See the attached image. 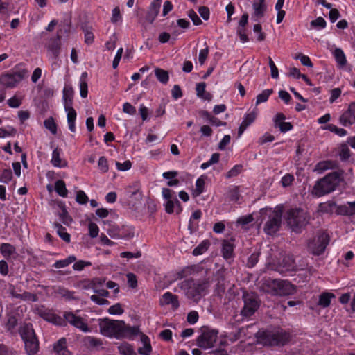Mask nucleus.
Here are the masks:
<instances>
[{
    "label": "nucleus",
    "instance_id": "27",
    "mask_svg": "<svg viewBox=\"0 0 355 355\" xmlns=\"http://www.w3.org/2000/svg\"><path fill=\"white\" fill-rule=\"evenodd\" d=\"M141 341L143 346L139 348L138 352L141 355H150L152 348L148 337L144 334H141Z\"/></svg>",
    "mask_w": 355,
    "mask_h": 355
},
{
    "label": "nucleus",
    "instance_id": "28",
    "mask_svg": "<svg viewBox=\"0 0 355 355\" xmlns=\"http://www.w3.org/2000/svg\"><path fill=\"white\" fill-rule=\"evenodd\" d=\"M51 163L55 167L62 168L67 164V162L60 157V150L58 148L53 150L52 153Z\"/></svg>",
    "mask_w": 355,
    "mask_h": 355
},
{
    "label": "nucleus",
    "instance_id": "7",
    "mask_svg": "<svg viewBox=\"0 0 355 355\" xmlns=\"http://www.w3.org/2000/svg\"><path fill=\"white\" fill-rule=\"evenodd\" d=\"M329 242V236L324 232H318L308 243L309 250L314 255L322 254Z\"/></svg>",
    "mask_w": 355,
    "mask_h": 355
},
{
    "label": "nucleus",
    "instance_id": "37",
    "mask_svg": "<svg viewBox=\"0 0 355 355\" xmlns=\"http://www.w3.org/2000/svg\"><path fill=\"white\" fill-rule=\"evenodd\" d=\"M209 245L210 243L208 240L202 241L197 247L194 248L193 254L195 256L202 254L208 250Z\"/></svg>",
    "mask_w": 355,
    "mask_h": 355
},
{
    "label": "nucleus",
    "instance_id": "18",
    "mask_svg": "<svg viewBox=\"0 0 355 355\" xmlns=\"http://www.w3.org/2000/svg\"><path fill=\"white\" fill-rule=\"evenodd\" d=\"M26 352L28 355H35L39 350V341L37 337L24 340Z\"/></svg>",
    "mask_w": 355,
    "mask_h": 355
},
{
    "label": "nucleus",
    "instance_id": "58",
    "mask_svg": "<svg viewBox=\"0 0 355 355\" xmlns=\"http://www.w3.org/2000/svg\"><path fill=\"white\" fill-rule=\"evenodd\" d=\"M293 180H294L293 175L288 173L282 177L281 183L284 187H286L288 186H290L292 184V182H293Z\"/></svg>",
    "mask_w": 355,
    "mask_h": 355
},
{
    "label": "nucleus",
    "instance_id": "15",
    "mask_svg": "<svg viewBox=\"0 0 355 355\" xmlns=\"http://www.w3.org/2000/svg\"><path fill=\"white\" fill-rule=\"evenodd\" d=\"M64 316L68 322L80 329L83 331L87 332L89 331L87 324L84 322L81 318L76 316L72 313H66Z\"/></svg>",
    "mask_w": 355,
    "mask_h": 355
},
{
    "label": "nucleus",
    "instance_id": "39",
    "mask_svg": "<svg viewBox=\"0 0 355 355\" xmlns=\"http://www.w3.org/2000/svg\"><path fill=\"white\" fill-rule=\"evenodd\" d=\"M54 226L56 228V232L59 236L65 242L69 243L70 241V234L67 232L66 228L58 223H55Z\"/></svg>",
    "mask_w": 355,
    "mask_h": 355
},
{
    "label": "nucleus",
    "instance_id": "2",
    "mask_svg": "<svg viewBox=\"0 0 355 355\" xmlns=\"http://www.w3.org/2000/svg\"><path fill=\"white\" fill-rule=\"evenodd\" d=\"M206 272L208 276L203 280L196 281L189 279L180 283V288L184 290L187 297L195 302H198L205 295L207 289L213 281V273L210 270Z\"/></svg>",
    "mask_w": 355,
    "mask_h": 355
},
{
    "label": "nucleus",
    "instance_id": "36",
    "mask_svg": "<svg viewBox=\"0 0 355 355\" xmlns=\"http://www.w3.org/2000/svg\"><path fill=\"white\" fill-rule=\"evenodd\" d=\"M76 260V258L73 255L68 257L65 259L56 261L53 266L55 268H61L68 266Z\"/></svg>",
    "mask_w": 355,
    "mask_h": 355
},
{
    "label": "nucleus",
    "instance_id": "55",
    "mask_svg": "<svg viewBox=\"0 0 355 355\" xmlns=\"http://www.w3.org/2000/svg\"><path fill=\"white\" fill-rule=\"evenodd\" d=\"M89 234L92 238H96L99 232L98 225L96 223H90L89 224Z\"/></svg>",
    "mask_w": 355,
    "mask_h": 355
},
{
    "label": "nucleus",
    "instance_id": "31",
    "mask_svg": "<svg viewBox=\"0 0 355 355\" xmlns=\"http://www.w3.org/2000/svg\"><path fill=\"white\" fill-rule=\"evenodd\" d=\"M73 90L71 86H66L63 89V99L64 101V107L72 106L73 104Z\"/></svg>",
    "mask_w": 355,
    "mask_h": 355
},
{
    "label": "nucleus",
    "instance_id": "12",
    "mask_svg": "<svg viewBox=\"0 0 355 355\" xmlns=\"http://www.w3.org/2000/svg\"><path fill=\"white\" fill-rule=\"evenodd\" d=\"M322 209L326 211H335L337 214L343 216H352V211L349 210V204L343 205H337L334 201H329L323 205H321Z\"/></svg>",
    "mask_w": 355,
    "mask_h": 355
},
{
    "label": "nucleus",
    "instance_id": "26",
    "mask_svg": "<svg viewBox=\"0 0 355 355\" xmlns=\"http://www.w3.org/2000/svg\"><path fill=\"white\" fill-rule=\"evenodd\" d=\"M162 303L164 304H171L174 309H177L179 306L178 296L170 292H166L162 295Z\"/></svg>",
    "mask_w": 355,
    "mask_h": 355
},
{
    "label": "nucleus",
    "instance_id": "45",
    "mask_svg": "<svg viewBox=\"0 0 355 355\" xmlns=\"http://www.w3.org/2000/svg\"><path fill=\"white\" fill-rule=\"evenodd\" d=\"M7 103L10 107L17 108L21 105L22 101L21 98L14 96L8 99Z\"/></svg>",
    "mask_w": 355,
    "mask_h": 355
},
{
    "label": "nucleus",
    "instance_id": "9",
    "mask_svg": "<svg viewBox=\"0 0 355 355\" xmlns=\"http://www.w3.org/2000/svg\"><path fill=\"white\" fill-rule=\"evenodd\" d=\"M243 307L241 313L244 317L252 316L259 309L260 303L258 297L254 293H245L243 295Z\"/></svg>",
    "mask_w": 355,
    "mask_h": 355
},
{
    "label": "nucleus",
    "instance_id": "63",
    "mask_svg": "<svg viewBox=\"0 0 355 355\" xmlns=\"http://www.w3.org/2000/svg\"><path fill=\"white\" fill-rule=\"evenodd\" d=\"M128 284L130 287L135 288L137 286V279L135 275L133 273L127 274Z\"/></svg>",
    "mask_w": 355,
    "mask_h": 355
},
{
    "label": "nucleus",
    "instance_id": "23",
    "mask_svg": "<svg viewBox=\"0 0 355 355\" xmlns=\"http://www.w3.org/2000/svg\"><path fill=\"white\" fill-rule=\"evenodd\" d=\"M161 0H155L150 6L149 11L146 16V19L150 22L153 23L155 17L159 13L160 8Z\"/></svg>",
    "mask_w": 355,
    "mask_h": 355
},
{
    "label": "nucleus",
    "instance_id": "50",
    "mask_svg": "<svg viewBox=\"0 0 355 355\" xmlns=\"http://www.w3.org/2000/svg\"><path fill=\"white\" fill-rule=\"evenodd\" d=\"M340 159L343 161L347 160L350 157V150L346 144H343L340 147Z\"/></svg>",
    "mask_w": 355,
    "mask_h": 355
},
{
    "label": "nucleus",
    "instance_id": "48",
    "mask_svg": "<svg viewBox=\"0 0 355 355\" xmlns=\"http://www.w3.org/2000/svg\"><path fill=\"white\" fill-rule=\"evenodd\" d=\"M327 129L332 132H334L336 133V135H339V136H345L347 135V131L343 129V128H338L337 126H336L335 125H333V124H329L327 126Z\"/></svg>",
    "mask_w": 355,
    "mask_h": 355
},
{
    "label": "nucleus",
    "instance_id": "42",
    "mask_svg": "<svg viewBox=\"0 0 355 355\" xmlns=\"http://www.w3.org/2000/svg\"><path fill=\"white\" fill-rule=\"evenodd\" d=\"M44 126L46 129L50 130L52 134L55 135L57 132V125L55 123L53 118L49 117L44 122Z\"/></svg>",
    "mask_w": 355,
    "mask_h": 355
},
{
    "label": "nucleus",
    "instance_id": "59",
    "mask_svg": "<svg viewBox=\"0 0 355 355\" xmlns=\"http://www.w3.org/2000/svg\"><path fill=\"white\" fill-rule=\"evenodd\" d=\"M85 341L91 347H98L103 344L100 339L90 336L86 338Z\"/></svg>",
    "mask_w": 355,
    "mask_h": 355
},
{
    "label": "nucleus",
    "instance_id": "54",
    "mask_svg": "<svg viewBox=\"0 0 355 355\" xmlns=\"http://www.w3.org/2000/svg\"><path fill=\"white\" fill-rule=\"evenodd\" d=\"M295 59H299L301 63L306 67H312L313 64L310 60V58L304 55L299 54L298 55L295 57Z\"/></svg>",
    "mask_w": 355,
    "mask_h": 355
},
{
    "label": "nucleus",
    "instance_id": "22",
    "mask_svg": "<svg viewBox=\"0 0 355 355\" xmlns=\"http://www.w3.org/2000/svg\"><path fill=\"white\" fill-rule=\"evenodd\" d=\"M64 110L67 113V123L69 125V129L71 132H74L76 131V112L72 106L64 107Z\"/></svg>",
    "mask_w": 355,
    "mask_h": 355
},
{
    "label": "nucleus",
    "instance_id": "53",
    "mask_svg": "<svg viewBox=\"0 0 355 355\" xmlns=\"http://www.w3.org/2000/svg\"><path fill=\"white\" fill-rule=\"evenodd\" d=\"M12 173L10 168L4 169L1 175V180L4 183H8L12 180Z\"/></svg>",
    "mask_w": 355,
    "mask_h": 355
},
{
    "label": "nucleus",
    "instance_id": "25",
    "mask_svg": "<svg viewBox=\"0 0 355 355\" xmlns=\"http://www.w3.org/2000/svg\"><path fill=\"white\" fill-rule=\"evenodd\" d=\"M337 165V163L334 161H322L320 162L315 165L314 171L318 173H322L328 169H333L336 168Z\"/></svg>",
    "mask_w": 355,
    "mask_h": 355
},
{
    "label": "nucleus",
    "instance_id": "4",
    "mask_svg": "<svg viewBox=\"0 0 355 355\" xmlns=\"http://www.w3.org/2000/svg\"><path fill=\"white\" fill-rule=\"evenodd\" d=\"M309 214L302 208H292L286 213L288 226L295 232H301L310 221Z\"/></svg>",
    "mask_w": 355,
    "mask_h": 355
},
{
    "label": "nucleus",
    "instance_id": "60",
    "mask_svg": "<svg viewBox=\"0 0 355 355\" xmlns=\"http://www.w3.org/2000/svg\"><path fill=\"white\" fill-rule=\"evenodd\" d=\"M188 16L192 20L194 25H200L202 24V20L199 18L197 13L193 10H190L188 12Z\"/></svg>",
    "mask_w": 355,
    "mask_h": 355
},
{
    "label": "nucleus",
    "instance_id": "43",
    "mask_svg": "<svg viewBox=\"0 0 355 355\" xmlns=\"http://www.w3.org/2000/svg\"><path fill=\"white\" fill-rule=\"evenodd\" d=\"M326 24V21L322 17H318L315 20L311 21V26L317 29L325 28Z\"/></svg>",
    "mask_w": 355,
    "mask_h": 355
},
{
    "label": "nucleus",
    "instance_id": "8",
    "mask_svg": "<svg viewBox=\"0 0 355 355\" xmlns=\"http://www.w3.org/2000/svg\"><path fill=\"white\" fill-rule=\"evenodd\" d=\"M26 76L28 71L26 69L12 71L1 76L0 84L6 88H13Z\"/></svg>",
    "mask_w": 355,
    "mask_h": 355
},
{
    "label": "nucleus",
    "instance_id": "5",
    "mask_svg": "<svg viewBox=\"0 0 355 355\" xmlns=\"http://www.w3.org/2000/svg\"><path fill=\"white\" fill-rule=\"evenodd\" d=\"M340 180V174L339 173H330L315 183L312 193L318 197L329 193L336 189Z\"/></svg>",
    "mask_w": 355,
    "mask_h": 355
},
{
    "label": "nucleus",
    "instance_id": "44",
    "mask_svg": "<svg viewBox=\"0 0 355 355\" xmlns=\"http://www.w3.org/2000/svg\"><path fill=\"white\" fill-rule=\"evenodd\" d=\"M17 319L15 316H10L8 319L6 328L8 331L12 332L17 326Z\"/></svg>",
    "mask_w": 355,
    "mask_h": 355
},
{
    "label": "nucleus",
    "instance_id": "40",
    "mask_svg": "<svg viewBox=\"0 0 355 355\" xmlns=\"http://www.w3.org/2000/svg\"><path fill=\"white\" fill-rule=\"evenodd\" d=\"M273 93L272 89H267L263 90L261 94L257 95L256 105L264 103L268 101L270 94Z\"/></svg>",
    "mask_w": 355,
    "mask_h": 355
},
{
    "label": "nucleus",
    "instance_id": "49",
    "mask_svg": "<svg viewBox=\"0 0 355 355\" xmlns=\"http://www.w3.org/2000/svg\"><path fill=\"white\" fill-rule=\"evenodd\" d=\"M76 202L80 205H85L88 202V197L83 191H78L76 194Z\"/></svg>",
    "mask_w": 355,
    "mask_h": 355
},
{
    "label": "nucleus",
    "instance_id": "52",
    "mask_svg": "<svg viewBox=\"0 0 355 355\" xmlns=\"http://www.w3.org/2000/svg\"><path fill=\"white\" fill-rule=\"evenodd\" d=\"M16 351L8 347L7 345L0 343V355H15Z\"/></svg>",
    "mask_w": 355,
    "mask_h": 355
},
{
    "label": "nucleus",
    "instance_id": "41",
    "mask_svg": "<svg viewBox=\"0 0 355 355\" xmlns=\"http://www.w3.org/2000/svg\"><path fill=\"white\" fill-rule=\"evenodd\" d=\"M155 74L162 83L166 84L168 81V73L166 71L158 68L155 70Z\"/></svg>",
    "mask_w": 355,
    "mask_h": 355
},
{
    "label": "nucleus",
    "instance_id": "20",
    "mask_svg": "<svg viewBox=\"0 0 355 355\" xmlns=\"http://www.w3.org/2000/svg\"><path fill=\"white\" fill-rule=\"evenodd\" d=\"M165 210L168 214H173L175 211L178 214H180L182 211V207L180 201L175 196L173 200L166 201L164 205Z\"/></svg>",
    "mask_w": 355,
    "mask_h": 355
},
{
    "label": "nucleus",
    "instance_id": "6",
    "mask_svg": "<svg viewBox=\"0 0 355 355\" xmlns=\"http://www.w3.org/2000/svg\"><path fill=\"white\" fill-rule=\"evenodd\" d=\"M268 286L271 289L272 295L285 296L292 295L295 292V288L289 282L282 279H268Z\"/></svg>",
    "mask_w": 355,
    "mask_h": 355
},
{
    "label": "nucleus",
    "instance_id": "47",
    "mask_svg": "<svg viewBox=\"0 0 355 355\" xmlns=\"http://www.w3.org/2000/svg\"><path fill=\"white\" fill-rule=\"evenodd\" d=\"M108 312L111 315H121L124 311L122 309L121 304L116 303L109 308Z\"/></svg>",
    "mask_w": 355,
    "mask_h": 355
},
{
    "label": "nucleus",
    "instance_id": "17",
    "mask_svg": "<svg viewBox=\"0 0 355 355\" xmlns=\"http://www.w3.org/2000/svg\"><path fill=\"white\" fill-rule=\"evenodd\" d=\"M252 8L254 10L252 17L257 19L263 17L267 9L265 0H254L252 3Z\"/></svg>",
    "mask_w": 355,
    "mask_h": 355
},
{
    "label": "nucleus",
    "instance_id": "13",
    "mask_svg": "<svg viewBox=\"0 0 355 355\" xmlns=\"http://www.w3.org/2000/svg\"><path fill=\"white\" fill-rule=\"evenodd\" d=\"M125 229V226L119 227V226L112 225L107 230V234L110 237L114 239H130L134 236L132 230H129L128 233H121V230Z\"/></svg>",
    "mask_w": 355,
    "mask_h": 355
},
{
    "label": "nucleus",
    "instance_id": "29",
    "mask_svg": "<svg viewBox=\"0 0 355 355\" xmlns=\"http://www.w3.org/2000/svg\"><path fill=\"white\" fill-rule=\"evenodd\" d=\"M0 252L6 259H9L12 255L17 254L15 247L7 243L1 244Z\"/></svg>",
    "mask_w": 355,
    "mask_h": 355
},
{
    "label": "nucleus",
    "instance_id": "32",
    "mask_svg": "<svg viewBox=\"0 0 355 355\" xmlns=\"http://www.w3.org/2000/svg\"><path fill=\"white\" fill-rule=\"evenodd\" d=\"M119 352L121 355H137L132 346L128 343H123L118 347Z\"/></svg>",
    "mask_w": 355,
    "mask_h": 355
},
{
    "label": "nucleus",
    "instance_id": "21",
    "mask_svg": "<svg viewBox=\"0 0 355 355\" xmlns=\"http://www.w3.org/2000/svg\"><path fill=\"white\" fill-rule=\"evenodd\" d=\"M256 116H257V114L256 113L254 112H250V113H248L247 114L241 124L240 125V127L239 128V131H238V137H241V135L243 133V132L245 130V129L251 124L254 122V121L256 119Z\"/></svg>",
    "mask_w": 355,
    "mask_h": 355
},
{
    "label": "nucleus",
    "instance_id": "3",
    "mask_svg": "<svg viewBox=\"0 0 355 355\" xmlns=\"http://www.w3.org/2000/svg\"><path fill=\"white\" fill-rule=\"evenodd\" d=\"M258 343L265 346H283L288 343L291 334L288 331L275 328L272 330H259L256 334Z\"/></svg>",
    "mask_w": 355,
    "mask_h": 355
},
{
    "label": "nucleus",
    "instance_id": "38",
    "mask_svg": "<svg viewBox=\"0 0 355 355\" xmlns=\"http://www.w3.org/2000/svg\"><path fill=\"white\" fill-rule=\"evenodd\" d=\"M205 184V177L201 176L196 182V188L193 189V194L195 196H200L203 191Z\"/></svg>",
    "mask_w": 355,
    "mask_h": 355
},
{
    "label": "nucleus",
    "instance_id": "30",
    "mask_svg": "<svg viewBox=\"0 0 355 355\" xmlns=\"http://www.w3.org/2000/svg\"><path fill=\"white\" fill-rule=\"evenodd\" d=\"M233 240H225L223 242L222 252L224 258L229 259L232 257L234 251Z\"/></svg>",
    "mask_w": 355,
    "mask_h": 355
},
{
    "label": "nucleus",
    "instance_id": "51",
    "mask_svg": "<svg viewBox=\"0 0 355 355\" xmlns=\"http://www.w3.org/2000/svg\"><path fill=\"white\" fill-rule=\"evenodd\" d=\"M19 299L24 301L36 302L38 298L34 293L30 292H24V293L20 294Z\"/></svg>",
    "mask_w": 355,
    "mask_h": 355
},
{
    "label": "nucleus",
    "instance_id": "35",
    "mask_svg": "<svg viewBox=\"0 0 355 355\" xmlns=\"http://www.w3.org/2000/svg\"><path fill=\"white\" fill-rule=\"evenodd\" d=\"M55 190L58 193V194L62 197H67L68 191L66 188L65 182L59 180L55 183Z\"/></svg>",
    "mask_w": 355,
    "mask_h": 355
},
{
    "label": "nucleus",
    "instance_id": "56",
    "mask_svg": "<svg viewBox=\"0 0 355 355\" xmlns=\"http://www.w3.org/2000/svg\"><path fill=\"white\" fill-rule=\"evenodd\" d=\"M240 198L239 188L235 187L229 191V198L231 201H237Z\"/></svg>",
    "mask_w": 355,
    "mask_h": 355
},
{
    "label": "nucleus",
    "instance_id": "33",
    "mask_svg": "<svg viewBox=\"0 0 355 355\" xmlns=\"http://www.w3.org/2000/svg\"><path fill=\"white\" fill-rule=\"evenodd\" d=\"M334 55L337 63L341 67L347 64V60L343 51L340 48H336L334 51Z\"/></svg>",
    "mask_w": 355,
    "mask_h": 355
},
{
    "label": "nucleus",
    "instance_id": "62",
    "mask_svg": "<svg viewBox=\"0 0 355 355\" xmlns=\"http://www.w3.org/2000/svg\"><path fill=\"white\" fill-rule=\"evenodd\" d=\"M242 166L241 165H236L234 166L232 169H230L226 177L227 178H230L232 177L236 176L239 175L241 171Z\"/></svg>",
    "mask_w": 355,
    "mask_h": 355
},
{
    "label": "nucleus",
    "instance_id": "19",
    "mask_svg": "<svg viewBox=\"0 0 355 355\" xmlns=\"http://www.w3.org/2000/svg\"><path fill=\"white\" fill-rule=\"evenodd\" d=\"M19 333L23 341L36 337L33 326L30 323L22 324L19 329Z\"/></svg>",
    "mask_w": 355,
    "mask_h": 355
},
{
    "label": "nucleus",
    "instance_id": "1",
    "mask_svg": "<svg viewBox=\"0 0 355 355\" xmlns=\"http://www.w3.org/2000/svg\"><path fill=\"white\" fill-rule=\"evenodd\" d=\"M98 324L101 334L109 338L133 339L139 334L138 327H131L123 320L106 318L100 320Z\"/></svg>",
    "mask_w": 355,
    "mask_h": 355
},
{
    "label": "nucleus",
    "instance_id": "64",
    "mask_svg": "<svg viewBox=\"0 0 355 355\" xmlns=\"http://www.w3.org/2000/svg\"><path fill=\"white\" fill-rule=\"evenodd\" d=\"M98 165L103 173H106L108 171L107 160L105 157L102 156L99 158Z\"/></svg>",
    "mask_w": 355,
    "mask_h": 355
},
{
    "label": "nucleus",
    "instance_id": "46",
    "mask_svg": "<svg viewBox=\"0 0 355 355\" xmlns=\"http://www.w3.org/2000/svg\"><path fill=\"white\" fill-rule=\"evenodd\" d=\"M60 219L64 225H69L72 219L68 214L65 208L62 207L61 212L59 214Z\"/></svg>",
    "mask_w": 355,
    "mask_h": 355
},
{
    "label": "nucleus",
    "instance_id": "57",
    "mask_svg": "<svg viewBox=\"0 0 355 355\" xmlns=\"http://www.w3.org/2000/svg\"><path fill=\"white\" fill-rule=\"evenodd\" d=\"M259 256V253L254 252L248 257L247 265L249 268H252L256 265L258 262Z\"/></svg>",
    "mask_w": 355,
    "mask_h": 355
},
{
    "label": "nucleus",
    "instance_id": "10",
    "mask_svg": "<svg viewBox=\"0 0 355 355\" xmlns=\"http://www.w3.org/2000/svg\"><path fill=\"white\" fill-rule=\"evenodd\" d=\"M282 212L281 210L270 211L268 219L264 225V232L268 235H273L279 231L282 225Z\"/></svg>",
    "mask_w": 355,
    "mask_h": 355
},
{
    "label": "nucleus",
    "instance_id": "14",
    "mask_svg": "<svg viewBox=\"0 0 355 355\" xmlns=\"http://www.w3.org/2000/svg\"><path fill=\"white\" fill-rule=\"evenodd\" d=\"M340 123L344 125H351L355 123V101L352 102L345 111L340 117Z\"/></svg>",
    "mask_w": 355,
    "mask_h": 355
},
{
    "label": "nucleus",
    "instance_id": "61",
    "mask_svg": "<svg viewBox=\"0 0 355 355\" xmlns=\"http://www.w3.org/2000/svg\"><path fill=\"white\" fill-rule=\"evenodd\" d=\"M92 265L91 262L89 261H76L73 266V268L75 270H78V271H80L82 270H83V268L86 266H90Z\"/></svg>",
    "mask_w": 355,
    "mask_h": 355
},
{
    "label": "nucleus",
    "instance_id": "24",
    "mask_svg": "<svg viewBox=\"0 0 355 355\" xmlns=\"http://www.w3.org/2000/svg\"><path fill=\"white\" fill-rule=\"evenodd\" d=\"M53 349L58 355H70V352L67 347V341L64 338H60L54 344Z\"/></svg>",
    "mask_w": 355,
    "mask_h": 355
},
{
    "label": "nucleus",
    "instance_id": "11",
    "mask_svg": "<svg viewBox=\"0 0 355 355\" xmlns=\"http://www.w3.org/2000/svg\"><path fill=\"white\" fill-rule=\"evenodd\" d=\"M218 331L205 329L197 338V345L204 349L214 347L217 339Z\"/></svg>",
    "mask_w": 355,
    "mask_h": 355
},
{
    "label": "nucleus",
    "instance_id": "34",
    "mask_svg": "<svg viewBox=\"0 0 355 355\" xmlns=\"http://www.w3.org/2000/svg\"><path fill=\"white\" fill-rule=\"evenodd\" d=\"M334 297L335 295L333 293H323L320 296L318 304L324 308L327 307L331 303V299Z\"/></svg>",
    "mask_w": 355,
    "mask_h": 355
},
{
    "label": "nucleus",
    "instance_id": "16",
    "mask_svg": "<svg viewBox=\"0 0 355 355\" xmlns=\"http://www.w3.org/2000/svg\"><path fill=\"white\" fill-rule=\"evenodd\" d=\"M36 313L44 320L57 324L60 318L54 314L51 310L45 308L43 306H39L35 309Z\"/></svg>",
    "mask_w": 355,
    "mask_h": 355
}]
</instances>
